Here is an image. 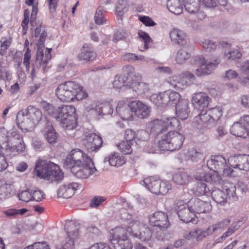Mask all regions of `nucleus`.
Masks as SVG:
<instances>
[{"label":"nucleus","mask_w":249,"mask_h":249,"mask_svg":"<svg viewBox=\"0 0 249 249\" xmlns=\"http://www.w3.org/2000/svg\"><path fill=\"white\" fill-rule=\"evenodd\" d=\"M186 157L188 160L193 161H197L203 158V154L199 149L192 148L186 153Z\"/></svg>","instance_id":"obj_44"},{"label":"nucleus","mask_w":249,"mask_h":249,"mask_svg":"<svg viewBox=\"0 0 249 249\" xmlns=\"http://www.w3.org/2000/svg\"><path fill=\"white\" fill-rule=\"evenodd\" d=\"M80 225L73 221H68L65 225V230L67 234V237L65 240L72 239L74 243V240L79 236V230Z\"/></svg>","instance_id":"obj_22"},{"label":"nucleus","mask_w":249,"mask_h":249,"mask_svg":"<svg viewBox=\"0 0 249 249\" xmlns=\"http://www.w3.org/2000/svg\"><path fill=\"white\" fill-rule=\"evenodd\" d=\"M211 99L204 92L194 94L192 97V103L196 108L204 110L208 106Z\"/></svg>","instance_id":"obj_15"},{"label":"nucleus","mask_w":249,"mask_h":249,"mask_svg":"<svg viewBox=\"0 0 249 249\" xmlns=\"http://www.w3.org/2000/svg\"><path fill=\"white\" fill-rule=\"evenodd\" d=\"M127 231L122 227H117L112 229L110 232L112 239L111 241L113 244H116L121 240H124L128 238L127 233Z\"/></svg>","instance_id":"obj_24"},{"label":"nucleus","mask_w":249,"mask_h":249,"mask_svg":"<svg viewBox=\"0 0 249 249\" xmlns=\"http://www.w3.org/2000/svg\"><path fill=\"white\" fill-rule=\"evenodd\" d=\"M95 112L99 115H109L113 112L112 106L109 103L99 104L95 107Z\"/></svg>","instance_id":"obj_39"},{"label":"nucleus","mask_w":249,"mask_h":249,"mask_svg":"<svg viewBox=\"0 0 249 249\" xmlns=\"http://www.w3.org/2000/svg\"><path fill=\"white\" fill-rule=\"evenodd\" d=\"M189 101L187 99H181L176 107L177 117L182 120L186 119L189 116Z\"/></svg>","instance_id":"obj_25"},{"label":"nucleus","mask_w":249,"mask_h":249,"mask_svg":"<svg viewBox=\"0 0 249 249\" xmlns=\"http://www.w3.org/2000/svg\"><path fill=\"white\" fill-rule=\"evenodd\" d=\"M230 131L232 134L237 137L243 138L249 137V132L246 126L245 122H241V117L238 122L232 124Z\"/></svg>","instance_id":"obj_21"},{"label":"nucleus","mask_w":249,"mask_h":249,"mask_svg":"<svg viewBox=\"0 0 249 249\" xmlns=\"http://www.w3.org/2000/svg\"><path fill=\"white\" fill-rule=\"evenodd\" d=\"M184 8L186 11L191 14H195L198 11L199 0H183Z\"/></svg>","instance_id":"obj_42"},{"label":"nucleus","mask_w":249,"mask_h":249,"mask_svg":"<svg viewBox=\"0 0 249 249\" xmlns=\"http://www.w3.org/2000/svg\"><path fill=\"white\" fill-rule=\"evenodd\" d=\"M195 79L194 75L185 71L179 75H174L168 79L170 87L177 90H182L192 85Z\"/></svg>","instance_id":"obj_6"},{"label":"nucleus","mask_w":249,"mask_h":249,"mask_svg":"<svg viewBox=\"0 0 249 249\" xmlns=\"http://www.w3.org/2000/svg\"><path fill=\"white\" fill-rule=\"evenodd\" d=\"M189 207L196 213H206L212 210L210 202L199 199H191L189 201Z\"/></svg>","instance_id":"obj_13"},{"label":"nucleus","mask_w":249,"mask_h":249,"mask_svg":"<svg viewBox=\"0 0 249 249\" xmlns=\"http://www.w3.org/2000/svg\"><path fill=\"white\" fill-rule=\"evenodd\" d=\"M138 35L141 39L142 41L144 43L143 49L145 50L148 49L151 45L152 42V39L148 34L142 31H139L138 32Z\"/></svg>","instance_id":"obj_54"},{"label":"nucleus","mask_w":249,"mask_h":249,"mask_svg":"<svg viewBox=\"0 0 249 249\" xmlns=\"http://www.w3.org/2000/svg\"><path fill=\"white\" fill-rule=\"evenodd\" d=\"M41 106L45 111H46L49 115H52L53 118H54V114H55V112H56V109L54 108V107L52 105L45 101H42L41 103Z\"/></svg>","instance_id":"obj_58"},{"label":"nucleus","mask_w":249,"mask_h":249,"mask_svg":"<svg viewBox=\"0 0 249 249\" xmlns=\"http://www.w3.org/2000/svg\"><path fill=\"white\" fill-rule=\"evenodd\" d=\"M165 92L167 95V105L175 104L177 106L181 101V96L178 92L173 90H168Z\"/></svg>","instance_id":"obj_45"},{"label":"nucleus","mask_w":249,"mask_h":249,"mask_svg":"<svg viewBox=\"0 0 249 249\" xmlns=\"http://www.w3.org/2000/svg\"><path fill=\"white\" fill-rule=\"evenodd\" d=\"M146 129L151 132L155 133L164 131L162 119H156L150 122L147 124Z\"/></svg>","instance_id":"obj_36"},{"label":"nucleus","mask_w":249,"mask_h":249,"mask_svg":"<svg viewBox=\"0 0 249 249\" xmlns=\"http://www.w3.org/2000/svg\"><path fill=\"white\" fill-rule=\"evenodd\" d=\"M157 145L160 151H173L179 149L184 140V136L178 131H169L160 136Z\"/></svg>","instance_id":"obj_4"},{"label":"nucleus","mask_w":249,"mask_h":249,"mask_svg":"<svg viewBox=\"0 0 249 249\" xmlns=\"http://www.w3.org/2000/svg\"><path fill=\"white\" fill-rule=\"evenodd\" d=\"M74 247V244L73 241L72 239H69L68 241L67 240H65L60 245L56 246V249H73Z\"/></svg>","instance_id":"obj_60"},{"label":"nucleus","mask_w":249,"mask_h":249,"mask_svg":"<svg viewBox=\"0 0 249 249\" xmlns=\"http://www.w3.org/2000/svg\"><path fill=\"white\" fill-rule=\"evenodd\" d=\"M24 249H50L47 243L36 242L31 245L28 246Z\"/></svg>","instance_id":"obj_64"},{"label":"nucleus","mask_w":249,"mask_h":249,"mask_svg":"<svg viewBox=\"0 0 249 249\" xmlns=\"http://www.w3.org/2000/svg\"><path fill=\"white\" fill-rule=\"evenodd\" d=\"M227 193V195L230 199L233 200H236L237 196L236 194V186L235 184L232 182L225 181L223 187Z\"/></svg>","instance_id":"obj_37"},{"label":"nucleus","mask_w":249,"mask_h":249,"mask_svg":"<svg viewBox=\"0 0 249 249\" xmlns=\"http://www.w3.org/2000/svg\"><path fill=\"white\" fill-rule=\"evenodd\" d=\"M132 88L134 91L138 94H142L148 92L149 90V86L148 83L145 82H135L132 84Z\"/></svg>","instance_id":"obj_48"},{"label":"nucleus","mask_w":249,"mask_h":249,"mask_svg":"<svg viewBox=\"0 0 249 249\" xmlns=\"http://www.w3.org/2000/svg\"><path fill=\"white\" fill-rule=\"evenodd\" d=\"M226 159L221 155L211 156L210 160L207 161V166L213 172L219 173L224 166H226Z\"/></svg>","instance_id":"obj_17"},{"label":"nucleus","mask_w":249,"mask_h":249,"mask_svg":"<svg viewBox=\"0 0 249 249\" xmlns=\"http://www.w3.org/2000/svg\"><path fill=\"white\" fill-rule=\"evenodd\" d=\"M46 126L42 130V133L48 142L51 144L57 142L58 134L54 129L52 123L48 120H46Z\"/></svg>","instance_id":"obj_23"},{"label":"nucleus","mask_w":249,"mask_h":249,"mask_svg":"<svg viewBox=\"0 0 249 249\" xmlns=\"http://www.w3.org/2000/svg\"><path fill=\"white\" fill-rule=\"evenodd\" d=\"M24 111H26L25 114H27V116H29L36 125L43 118L41 111L35 107L30 106Z\"/></svg>","instance_id":"obj_27"},{"label":"nucleus","mask_w":249,"mask_h":249,"mask_svg":"<svg viewBox=\"0 0 249 249\" xmlns=\"http://www.w3.org/2000/svg\"><path fill=\"white\" fill-rule=\"evenodd\" d=\"M191 180V177L187 173L179 172L173 176V181L178 185H184L188 184Z\"/></svg>","instance_id":"obj_32"},{"label":"nucleus","mask_w":249,"mask_h":249,"mask_svg":"<svg viewBox=\"0 0 249 249\" xmlns=\"http://www.w3.org/2000/svg\"><path fill=\"white\" fill-rule=\"evenodd\" d=\"M31 58V51L29 48H27L26 51L24 54L23 65L26 68L27 71H29L30 68V60Z\"/></svg>","instance_id":"obj_61"},{"label":"nucleus","mask_w":249,"mask_h":249,"mask_svg":"<svg viewBox=\"0 0 249 249\" xmlns=\"http://www.w3.org/2000/svg\"><path fill=\"white\" fill-rule=\"evenodd\" d=\"M12 186L10 184H4L0 187V199L10 197L13 194Z\"/></svg>","instance_id":"obj_49"},{"label":"nucleus","mask_w":249,"mask_h":249,"mask_svg":"<svg viewBox=\"0 0 249 249\" xmlns=\"http://www.w3.org/2000/svg\"><path fill=\"white\" fill-rule=\"evenodd\" d=\"M177 214L180 219L184 222H195L196 221V214L191 210L189 207V203L187 205H182L179 207Z\"/></svg>","instance_id":"obj_16"},{"label":"nucleus","mask_w":249,"mask_h":249,"mask_svg":"<svg viewBox=\"0 0 249 249\" xmlns=\"http://www.w3.org/2000/svg\"><path fill=\"white\" fill-rule=\"evenodd\" d=\"M196 232L195 238L197 241L201 240L208 235H212V233L209 232V227L205 231L200 229L196 230Z\"/></svg>","instance_id":"obj_62"},{"label":"nucleus","mask_w":249,"mask_h":249,"mask_svg":"<svg viewBox=\"0 0 249 249\" xmlns=\"http://www.w3.org/2000/svg\"><path fill=\"white\" fill-rule=\"evenodd\" d=\"M145 225L138 220H133L129 222L127 231L133 236L135 237V233L138 234L141 232L140 231L142 229Z\"/></svg>","instance_id":"obj_34"},{"label":"nucleus","mask_w":249,"mask_h":249,"mask_svg":"<svg viewBox=\"0 0 249 249\" xmlns=\"http://www.w3.org/2000/svg\"><path fill=\"white\" fill-rule=\"evenodd\" d=\"M124 77L122 75H116L112 83L114 89H119L123 87L124 85Z\"/></svg>","instance_id":"obj_57"},{"label":"nucleus","mask_w":249,"mask_h":249,"mask_svg":"<svg viewBox=\"0 0 249 249\" xmlns=\"http://www.w3.org/2000/svg\"><path fill=\"white\" fill-rule=\"evenodd\" d=\"M105 163L108 162L111 166H121L125 162L124 157L121 156L117 153H112L106 157L104 160Z\"/></svg>","instance_id":"obj_28"},{"label":"nucleus","mask_w":249,"mask_h":249,"mask_svg":"<svg viewBox=\"0 0 249 249\" xmlns=\"http://www.w3.org/2000/svg\"><path fill=\"white\" fill-rule=\"evenodd\" d=\"M22 137L18 132L14 129H12L10 132H9L7 147L10 149L12 147V145H14L19 141H21Z\"/></svg>","instance_id":"obj_41"},{"label":"nucleus","mask_w":249,"mask_h":249,"mask_svg":"<svg viewBox=\"0 0 249 249\" xmlns=\"http://www.w3.org/2000/svg\"><path fill=\"white\" fill-rule=\"evenodd\" d=\"M103 143L102 138L95 133H89L86 135L84 144L90 152L97 151Z\"/></svg>","instance_id":"obj_11"},{"label":"nucleus","mask_w":249,"mask_h":249,"mask_svg":"<svg viewBox=\"0 0 249 249\" xmlns=\"http://www.w3.org/2000/svg\"><path fill=\"white\" fill-rule=\"evenodd\" d=\"M64 165L79 178L86 179L97 173L91 158L79 149L71 151L65 160Z\"/></svg>","instance_id":"obj_1"},{"label":"nucleus","mask_w":249,"mask_h":249,"mask_svg":"<svg viewBox=\"0 0 249 249\" xmlns=\"http://www.w3.org/2000/svg\"><path fill=\"white\" fill-rule=\"evenodd\" d=\"M44 49L45 48L41 47L36 48L35 66L37 68L42 66L44 69L46 66V64L51 59V51L52 49L47 48L44 52Z\"/></svg>","instance_id":"obj_12"},{"label":"nucleus","mask_w":249,"mask_h":249,"mask_svg":"<svg viewBox=\"0 0 249 249\" xmlns=\"http://www.w3.org/2000/svg\"><path fill=\"white\" fill-rule=\"evenodd\" d=\"M229 165L239 170H249V155L231 156L228 160Z\"/></svg>","instance_id":"obj_9"},{"label":"nucleus","mask_w":249,"mask_h":249,"mask_svg":"<svg viewBox=\"0 0 249 249\" xmlns=\"http://www.w3.org/2000/svg\"><path fill=\"white\" fill-rule=\"evenodd\" d=\"M80 187L81 185L76 182L64 184L58 189V196L64 198H69L71 197L75 193V191Z\"/></svg>","instance_id":"obj_14"},{"label":"nucleus","mask_w":249,"mask_h":249,"mask_svg":"<svg viewBox=\"0 0 249 249\" xmlns=\"http://www.w3.org/2000/svg\"><path fill=\"white\" fill-rule=\"evenodd\" d=\"M132 108L135 114L140 118L147 117L150 112V107L147 105L139 101L132 102Z\"/></svg>","instance_id":"obj_20"},{"label":"nucleus","mask_w":249,"mask_h":249,"mask_svg":"<svg viewBox=\"0 0 249 249\" xmlns=\"http://www.w3.org/2000/svg\"><path fill=\"white\" fill-rule=\"evenodd\" d=\"M34 174L37 177L52 182H58L63 179V173L59 167L51 161L37 162Z\"/></svg>","instance_id":"obj_3"},{"label":"nucleus","mask_w":249,"mask_h":249,"mask_svg":"<svg viewBox=\"0 0 249 249\" xmlns=\"http://www.w3.org/2000/svg\"><path fill=\"white\" fill-rule=\"evenodd\" d=\"M150 100L158 107H164L167 106V95L166 92L154 94L150 96Z\"/></svg>","instance_id":"obj_30"},{"label":"nucleus","mask_w":249,"mask_h":249,"mask_svg":"<svg viewBox=\"0 0 249 249\" xmlns=\"http://www.w3.org/2000/svg\"><path fill=\"white\" fill-rule=\"evenodd\" d=\"M190 56L191 54L187 46H184L178 51L175 56V60L178 64L181 65L185 63Z\"/></svg>","instance_id":"obj_31"},{"label":"nucleus","mask_w":249,"mask_h":249,"mask_svg":"<svg viewBox=\"0 0 249 249\" xmlns=\"http://www.w3.org/2000/svg\"><path fill=\"white\" fill-rule=\"evenodd\" d=\"M117 247L116 249H132V244L128 238L124 240H121L120 242L116 243Z\"/></svg>","instance_id":"obj_59"},{"label":"nucleus","mask_w":249,"mask_h":249,"mask_svg":"<svg viewBox=\"0 0 249 249\" xmlns=\"http://www.w3.org/2000/svg\"><path fill=\"white\" fill-rule=\"evenodd\" d=\"M211 195L213 199L217 204L221 205H225L227 202V197L224 192L219 189H215L213 190Z\"/></svg>","instance_id":"obj_35"},{"label":"nucleus","mask_w":249,"mask_h":249,"mask_svg":"<svg viewBox=\"0 0 249 249\" xmlns=\"http://www.w3.org/2000/svg\"><path fill=\"white\" fill-rule=\"evenodd\" d=\"M196 61L199 65V67L196 71V74L198 76L210 74L219 63V61L217 57L208 61L205 60L203 56H200L196 59Z\"/></svg>","instance_id":"obj_8"},{"label":"nucleus","mask_w":249,"mask_h":249,"mask_svg":"<svg viewBox=\"0 0 249 249\" xmlns=\"http://www.w3.org/2000/svg\"><path fill=\"white\" fill-rule=\"evenodd\" d=\"M116 111L123 120H129L133 118L134 110L132 108V103L129 106L123 102H119L116 107Z\"/></svg>","instance_id":"obj_19"},{"label":"nucleus","mask_w":249,"mask_h":249,"mask_svg":"<svg viewBox=\"0 0 249 249\" xmlns=\"http://www.w3.org/2000/svg\"><path fill=\"white\" fill-rule=\"evenodd\" d=\"M160 181V179L153 177L146 178L142 181L143 184L146 188L155 194H159Z\"/></svg>","instance_id":"obj_26"},{"label":"nucleus","mask_w":249,"mask_h":249,"mask_svg":"<svg viewBox=\"0 0 249 249\" xmlns=\"http://www.w3.org/2000/svg\"><path fill=\"white\" fill-rule=\"evenodd\" d=\"M171 189V185L167 181H160V188L159 194H166Z\"/></svg>","instance_id":"obj_63"},{"label":"nucleus","mask_w":249,"mask_h":249,"mask_svg":"<svg viewBox=\"0 0 249 249\" xmlns=\"http://www.w3.org/2000/svg\"><path fill=\"white\" fill-rule=\"evenodd\" d=\"M140 233H135V237L140 240L145 241L150 239L152 236V232L150 230L144 225L141 230Z\"/></svg>","instance_id":"obj_51"},{"label":"nucleus","mask_w":249,"mask_h":249,"mask_svg":"<svg viewBox=\"0 0 249 249\" xmlns=\"http://www.w3.org/2000/svg\"><path fill=\"white\" fill-rule=\"evenodd\" d=\"M128 4L127 0H118L115 13L118 17H121L128 10Z\"/></svg>","instance_id":"obj_43"},{"label":"nucleus","mask_w":249,"mask_h":249,"mask_svg":"<svg viewBox=\"0 0 249 249\" xmlns=\"http://www.w3.org/2000/svg\"><path fill=\"white\" fill-rule=\"evenodd\" d=\"M162 122L164 131L170 128L178 127L179 125V121L175 117H163Z\"/></svg>","instance_id":"obj_38"},{"label":"nucleus","mask_w":249,"mask_h":249,"mask_svg":"<svg viewBox=\"0 0 249 249\" xmlns=\"http://www.w3.org/2000/svg\"><path fill=\"white\" fill-rule=\"evenodd\" d=\"M242 54L237 49H230L225 51L224 56L226 59L233 60L239 59L241 57Z\"/></svg>","instance_id":"obj_50"},{"label":"nucleus","mask_w":249,"mask_h":249,"mask_svg":"<svg viewBox=\"0 0 249 249\" xmlns=\"http://www.w3.org/2000/svg\"><path fill=\"white\" fill-rule=\"evenodd\" d=\"M166 5L169 10L175 15H179L183 11V6L180 0H168Z\"/></svg>","instance_id":"obj_33"},{"label":"nucleus","mask_w":249,"mask_h":249,"mask_svg":"<svg viewBox=\"0 0 249 249\" xmlns=\"http://www.w3.org/2000/svg\"><path fill=\"white\" fill-rule=\"evenodd\" d=\"M195 121L198 124L202 123H208L210 124L212 126V119L210 117V115L207 111V112L203 113L201 112L197 116L195 117Z\"/></svg>","instance_id":"obj_52"},{"label":"nucleus","mask_w":249,"mask_h":249,"mask_svg":"<svg viewBox=\"0 0 249 249\" xmlns=\"http://www.w3.org/2000/svg\"><path fill=\"white\" fill-rule=\"evenodd\" d=\"M96 57V53L94 52L92 46L90 44H84L81 52L77 55L79 61L89 62L94 60Z\"/></svg>","instance_id":"obj_18"},{"label":"nucleus","mask_w":249,"mask_h":249,"mask_svg":"<svg viewBox=\"0 0 249 249\" xmlns=\"http://www.w3.org/2000/svg\"><path fill=\"white\" fill-rule=\"evenodd\" d=\"M23 109L20 110L17 115L16 122L18 127L23 131H31L36 124L27 116Z\"/></svg>","instance_id":"obj_10"},{"label":"nucleus","mask_w":249,"mask_h":249,"mask_svg":"<svg viewBox=\"0 0 249 249\" xmlns=\"http://www.w3.org/2000/svg\"><path fill=\"white\" fill-rule=\"evenodd\" d=\"M202 45L207 52H209L215 50L218 46L216 42L209 39H205L202 41Z\"/></svg>","instance_id":"obj_55"},{"label":"nucleus","mask_w":249,"mask_h":249,"mask_svg":"<svg viewBox=\"0 0 249 249\" xmlns=\"http://www.w3.org/2000/svg\"><path fill=\"white\" fill-rule=\"evenodd\" d=\"M75 111L72 106H62L56 109L54 118L66 131L73 130L76 126V121L74 115Z\"/></svg>","instance_id":"obj_5"},{"label":"nucleus","mask_w":249,"mask_h":249,"mask_svg":"<svg viewBox=\"0 0 249 249\" xmlns=\"http://www.w3.org/2000/svg\"><path fill=\"white\" fill-rule=\"evenodd\" d=\"M18 196L20 200L25 202H28L32 200V190L31 191L29 190L23 191L18 194Z\"/></svg>","instance_id":"obj_56"},{"label":"nucleus","mask_w":249,"mask_h":249,"mask_svg":"<svg viewBox=\"0 0 249 249\" xmlns=\"http://www.w3.org/2000/svg\"><path fill=\"white\" fill-rule=\"evenodd\" d=\"M55 95L58 99L63 102L81 100L88 96L82 86L71 81L59 85L55 89Z\"/></svg>","instance_id":"obj_2"},{"label":"nucleus","mask_w":249,"mask_h":249,"mask_svg":"<svg viewBox=\"0 0 249 249\" xmlns=\"http://www.w3.org/2000/svg\"><path fill=\"white\" fill-rule=\"evenodd\" d=\"M149 222L151 225L159 229L156 233V237L159 240H163V231L169 226L167 214L162 212H157L149 216Z\"/></svg>","instance_id":"obj_7"},{"label":"nucleus","mask_w":249,"mask_h":249,"mask_svg":"<svg viewBox=\"0 0 249 249\" xmlns=\"http://www.w3.org/2000/svg\"><path fill=\"white\" fill-rule=\"evenodd\" d=\"M133 143L129 141H123L117 146L118 149L124 154H129L132 151V145Z\"/></svg>","instance_id":"obj_53"},{"label":"nucleus","mask_w":249,"mask_h":249,"mask_svg":"<svg viewBox=\"0 0 249 249\" xmlns=\"http://www.w3.org/2000/svg\"><path fill=\"white\" fill-rule=\"evenodd\" d=\"M212 119L213 126L215 125L217 121L222 115L223 111L221 107H214L208 110Z\"/></svg>","instance_id":"obj_46"},{"label":"nucleus","mask_w":249,"mask_h":249,"mask_svg":"<svg viewBox=\"0 0 249 249\" xmlns=\"http://www.w3.org/2000/svg\"><path fill=\"white\" fill-rule=\"evenodd\" d=\"M211 193L209 186L205 182L200 181L197 183L196 190V195L209 196Z\"/></svg>","instance_id":"obj_47"},{"label":"nucleus","mask_w":249,"mask_h":249,"mask_svg":"<svg viewBox=\"0 0 249 249\" xmlns=\"http://www.w3.org/2000/svg\"><path fill=\"white\" fill-rule=\"evenodd\" d=\"M230 222V220L226 219L209 226V230L210 233L213 234L214 233L220 232L221 230L224 229L229 225Z\"/></svg>","instance_id":"obj_40"},{"label":"nucleus","mask_w":249,"mask_h":249,"mask_svg":"<svg viewBox=\"0 0 249 249\" xmlns=\"http://www.w3.org/2000/svg\"><path fill=\"white\" fill-rule=\"evenodd\" d=\"M171 41L179 45H184L186 43V36L184 33L178 29H173L170 33Z\"/></svg>","instance_id":"obj_29"}]
</instances>
